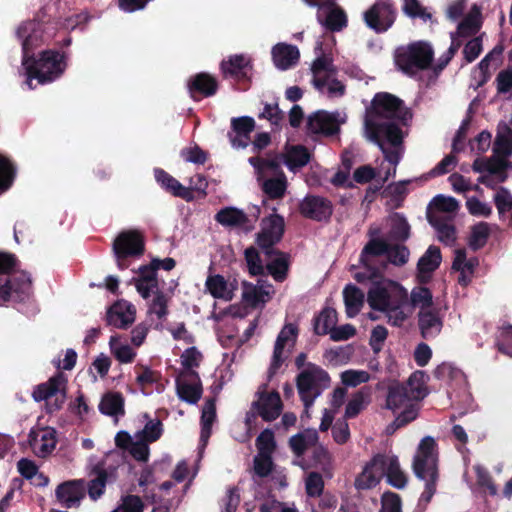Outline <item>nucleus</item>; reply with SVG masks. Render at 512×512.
I'll use <instances>...</instances> for the list:
<instances>
[{"label":"nucleus","mask_w":512,"mask_h":512,"mask_svg":"<svg viewBox=\"0 0 512 512\" xmlns=\"http://www.w3.org/2000/svg\"><path fill=\"white\" fill-rule=\"evenodd\" d=\"M444 311L435 307L428 311L418 313V325L422 336L425 339H432L438 336L443 327Z\"/></svg>","instance_id":"nucleus-26"},{"label":"nucleus","mask_w":512,"mask_h":512,"mask_svg":"<svg viewBox=\"0 0 512 512\" xmlns=\"http://www.w3.org/2000/svg\"><path fill=\"white\" fill-rule=\"evenodd\" d=\"M216 418V408L213 399H208L203 408L201 414V434L200 443L202 447H205L208 439L211 435V427Z\"/></svg>","instance_id":"nucleus-44"},{"label":"nucleus","mask_w":512,"mask_h":512,"mask_svg":"<svg viewBox=\"0 0 512 512\" xmlns=\"http://www.w3.org/2000/svg\"><path fill=\"white\" fill-rule=\"evenodd\" d=\"M271 53L275 66L280 70H287L296 65L300 56L296 46L286 43L276 44Z\"/></svg>","instance_id":"nucleus-33"},{"label":"nucleus","mask_w":512,"mask_h":512,"mask_svg":"<svg viewBox=\"0 0 512 512\" xmlns=\"http://www.w3.org/2000/svg\"><path fill=\"white\" fill-rule=\"evenodd\" d=\"M388 244L380 239H371L363 248L360 261L363 265H374V258L386 254Z\"/></svg>","instance_id":"nucleus-49"},{"label":"nucleus","mask_w":512,"mask_h":512,"mask_svg":"<svg viewBox=\"0 0 512 512\" xmlns=\"http://www.w3.org/2000/svg\"><path fill=\"white\" fill-rule=\"evenodd\" d=\"M252 70V60L249 55L234 54L226 61V77L229 76L237 82L249 81Z\"/></svg>","instance_id":"nucleus-27"},{"label":"nucleus","mask_w":512,"mask_h":512,"mask_svg":"<svg viewBox=\"0 0 512 512\" xmlns=\"http://www.w3.org/2000/svg\"><path fill=\"white\" fill-rule=\"evenodd\" d=\"M410 117L402 100L387 92L377 93L372 100L371 108L366 111L365 137L375 143L384 154L385 160L393 165L384 176L379 172L382 182L396 173V166L403 153V133L398 123H405Z\"/></svg>","instance_id":"nucleus-1"},{"label":"nucleus","mask_w":512,"mask_h":512,"mask_svg":"<svg viewBox=\"0 0 512 512\" xmlns=\"http://www.w3.org/2000/svg\"><path fill=\"white\" fill-rule=\"evenodd\" d=\"M311 154L302 145H294L286 148L283 154V163L292 172L298 171L307 165L310 161Z\"/></svg>","instance_id":"nucleus-36"},{"label":"nucleus","mask_w":512,"mask_h":512,"mask_svg":"<svg viewBox=\"0 0 512 512\" xmlns=\"http://www.w3.org/2000/svg\"><path fill=\"white\" fill-rule=\"evenodd\" d=\"M370 380V374L364 370H346L341 374V381L349 387H356Z\"/></svg>","instance_id":"nucleus-58"},{"label":"nucleus","mask_w":512,"mask_h":512,"mask_svg":"<svg viewBox=\"0 0 512 512\" xmlns=\"http://www.w3.org/2000/svg\"><path fill=\"white\" fill-rule=\"evenodd\" d=\"M188 90L193 98H195L197 94L211 96L217 90V82L211 75L199 73L188 82Z\"/></svg>","instance_id":"nucleus-37"},{"label":"nucleus","mask_w":512,"mask_h":512,"mask_svg":"<svg viewBox=\"0 0 512 512\" xmlns=\"http://www.w3.org/2000/svg\"><path fill=\"white\" fill-rule=\"evenodd\" d=\"M180 156L185 162L192 163L195 165H203L208 154L197 145H190L181 150Z\"/></svg>","instance_id":"nucleus-56"},{"label":"nucleus","mask_w":512,"mask_h":512,"mask_svg":"<svg viewBox=\"0 0 512 512\" xmlns=\"http://www.w3.org/2000/svg\"><path fill=\"white\" fill-rule=\"evenodd\" d=\"M249 163L255 168L258 178L263 179L262 189L271 198H281L287 188L283 172H279L281 161L278 157H250Z\"/></svg>","instance_id":"nucleus-8"},{"label":"nucleus","mask_w":512,"mask_h":512,"mask_svg":"<svg viewBox=\"0 0 512 512\" xmlns=\"http://www.w3.org/2000/svg\"><path fill=\"white\" fill-rule=\"evenodd\" d=\"M312 461V465L321 470L325 476H332L333 458L327 448L317 444L313 448Z\"/></svg>","instance_id":"nucleus-50"},{"label":"nucleus","mask_w":512,"mask_h":512,"mask_svg":"<svg viewBox=\"0 0 512 512\" xmlns=\"http://www.w3.org/2000/svg\"><path fill=\"white\" fill-rule=\"evenodd\" d=\"M406 392H408L416 402H420L426 395V375L423 371H416L411 374L406 383H402Z\"/></svg>","instance_id":"nucleus-46"},{"label":"nucleus","mask_w":512,"mask_h":512,"mask_svg":"<svg viewBox=\"0 0 512 512\" xmlns=\"http://www.w3.org/2000/svg\"><path fill=\"white\" fill-rule=\"evenodd\" d=\"M387 222L390 227V239L405 241L409 238L410 226L404 216L394 213L388 218Z\"/></svg>","instance_id":"nucleus-48"},{"label":"nucleus","mask_w":512,"mask_h":512,"mask_svg":"<svg viewBox=\"0 0 512 512\" xmlns=\"http://www.w3.org/2000/svg\"><path fill=\"white\" fill-rule=\"evenodd\" d=\"M273 294V287L270 284L258 281L256 285L243 283L242 298L244 302L252 307L266 303Z\"/></svg>","instance_id":"nucleus-31"},{"label":"nucleus","mask_w":512,"mask_h":512,"mask_svg":"<svg viewBox=\"0 0 512 512\" xmlns=\"http://www.w3.org/2000/svg\"><path fill=\"white\" fill-rule=\"evenodd\" d=\"M343 297L347 316L355 317L364 304V293L356 286L349 284L344 288Z\"/></svg>","instance_id":"nucleus-41"},{"label":"nucleus","mask_w":512,"mask_h":512,"mask_svg":"<svg viewBox=\"0 0 512 512\" xmlns=\"http://www.w3.org/2000/svg\"><path fill=\"white\" fill-rule=\"evenodd\" d=\"M168 298L162 292L156 291L153 300L149 305V313L157 316L158 319L164 318L167 313Z\"/></svg>","instance_id":"nucleus-62"},{"label":"nucleus","mask_w":512,"mask_h":512,"mask_svg":"<svg viewBox=\"0 0 512 512\" xmlns=\"http://www.w3.org/2000/svg\"><path fill=\"white\" fill-rule=\"evenodd\" d=\"M155 178L167 191L174 196L185 200L192 199L190 188L183 186L178 180L166 173L162 169H155Z\"/></svg>","instance_id":"nucleus-39"},{"label":"nucleus","mask_w":512,"mask_h":512,"mask_svg":"<svg viewBox=\"0 0 512 512\" xmlns=\"http://www.w3.org/2000/svg\"><path fill=\"white\" fill-rule=\"evenodd\" d=\"M111 353L122 364L132 363L136 357V351L127 343L120 340V337L113 335L109 340Z\"/></svg>","instance_id":"nucleus-45"},{"label":"nucleus","mask_w":512,"mask_h":512,"mask_svg":"<svg viewBox=\"0 0 512 512\" xmlns=\"http://www.w3.org/2000/svg\"><path fill=\"white\" fill-rule=\"evenodd\" d=\"M383 477L394 488L403 489L407 485V476L401 469L398 457L393 454H376L363 465L354 486L357 490L372 489Z\"/></svg>","instance_id":"nucleus-4"},{"label":"nucleus","mask_w":512,"mask_h":512,"mask_svg":"<svg viewBox=\"0 0 512 512\" xmlns=\"http://www.w3.org/2000/svg\"><path fill=\"white\" fill-rule=\"evenodd\" d=\"M256 396L252 406L264 420L271 421L280 415L282 402L275 390L268 391L267 384H262L258 387Z\"/></svg>","instance_id":"nucleus-18"},{"label":"nucleus","mask_w":512,"mask_h":512,"mask_svg":"<svg viewBox=\"0 0 512 512\" xmlns=\"http://www.w3.org/2000/svg\"><path fill=\"white\" fill-rule=\"evenodd\" d=\"M297 333V327L294 324H287L278 334L268 369L269 379L277 373L283 362L289 357L295 346Z\"/></svg>","instance_id":"nucleus-14"},{"label":"nucleus","mask_w":512,"mask_h":512,"mask_svg":"<svg viewBox=\"0 0 512 512\" xmlns=\"http://www.w3.org/2000/svg\"><path fill=\"white\" fill-rule=\"evenodd\" d=\"M265 269L276 281H283L288 269L287 259L284 254L272 250L270 255H265Z\"/></svg>","instance_id":"nucleus-43"},{"label":"nucleus","mask_w":512,"mask_h":512,"mask_svg":"<svg viewBox=\"0 0 512 512\" xmlns=\"http://www.w3.org/2000/svg\"><path fill=\"white\" fill-rule=\"evenodd\" d=\"M245 259L249 272L252 275H261L264 273L265 267L263 265V259L260 258L255 248H248L245 250Z\"/></svg>","instance_id":"nucleus-60"},{"label":"nucleus","mask_w":512,"mask_h":512,"mask_svg":"<svg viewBox=\"0 0 512 512\" xmlns=\"http://www.w3.org/2000/svg\"><path fill=\"white\" fill-rule=\"evenodd\" d=\"M408 299L410 300V303L408 302L409 307L416 308L419 312L428 311L436 307L433 302L432 292L423 286L414 287L410 294L408 293Z\"/></svg>","instance_id":"nucleus-42"},{"label":"nucleus","mask_w":512,"mask_h":512,"mask_svg":"<svg viewBox=\"0 0 512 512\" xmlns=\"http://www.w3.org/2000/svg\"><path fill=\"white\" fill-rule=\"evenodd\" d=\"M478 266V259L476 257L467 258L466 251L458 249L455 251V257L452 268L459 272L458 283L462 286H467L473 277L475 268Z\"/></svg>","instance_id":"nucleus-32"},{"label":"nucleus","mask_w":512,"mask_h":512,"mask_svg":"<svg viewBox=\"0 0 512 512\" xmlns=\"http://www.w3.org/2000/svg\"><path fill=\"white\" fill-rule=\"evenodd\" d=\"M345 121L344 112L319 110L308 117L307 132L311 135H333L339 132L340 125Z\"/></svg>","instance_id":"nucleus-15"},{"label":"nucleus","mask_w":512,"mask_h":512,"mask_svg":"<svg viewBox=\"0 0 512 512\" xmlns=\"http://www.w3.org/2000/svg\"><path fill=\"white\" fill-rule=\"evenodd\" d=\"M434 375L437 379L447 383H455L456 385H466V377L464 373L451 363H442L435 371Z\"/></svg>","instance_id":"nucleus-47"},{"label":"nucleus","mask_w":512,"mask_h":512,"mask_svg":"<svg viewBox=\"0 0 512 512\" xmlns=\"http://www.w3.org/2000/svg\"><path fill=\"white\" fill-rule=\"evenodd\" d=\"M113 251L118 260V266L124 268L122 262L127 256L140 255L143 252V240L137 231H124L113 243Z\"/></svg>","instance_id":"nucleus-20"},{"label":"nucleus","mask_w":512,"mask_h":512,"mask_svg":"<svg viewBox=\"0 0 512 512\" xmlns=\"http://www.w3.org/2000/svg\"><path fill=\"white\" fill-rule=\"evenodd\" d=\"M330 383L328 374L320 367L308 364L297 377V388L306 411Z\"/></svg>","instance_id":"nucleus-12"},{"label":"nucleus","mask_w":512,"mask_h":512,"mask_svg":"<svg viewBox=\"0 0 512 512\" xmlns=\"http://www.w3.org/2000/svg\"><path fill=\"white\" fill-rule=\"evenodd\" d=\"M134 321L135 309L126 301L116 302L107 312V322L115 328L125 329Z\"/></svg>","instance_id":"nucleus-30"},{"label":"nucleus","mask_w":512,"mask_h":512,"mask_svg":"<svg viewBox=\"0 0 512 512\" xmlns=\"http://www.w3.org/2000/svg\"><path fill=\"white\" fill-rule=\"evenodd\" d=\"M437 231L438 240L445 245H452L456 240V232L448 220H439L437 224H431Z\"/></svg>","instance_id":"nucleus-55"},{"label":"nucleus","mask_w":512,"mask_h":512,"mask_svg":"<svg viewBox=\"0 0 512 512\" xmlns=\"http://www.w3.org/2000/svg\"><path fill=\"white\" fill-rule=\"evenodd\" d=\"M162 432L163 426L161 421L158 419H153L148 421L144 428L135 434L151 443L157 441L161 437Z\"/></svg>","instance_id":"nucleus-54"},{"label":"nucleus","mask_w":512,"mask_h":512,"mask_svg":"<svg viewBox=\"0 0 512 512\" xmlns=\"http://www.w3.org/2000/svg\"><path fill=\"white\" fill-rule=\"evenodd\" d=\"M284 232V220L279 215H271L263 219L261 231L257 237V243L262 249L264 255H270L273 246L277 243Z\"/></svg>","instance_id":"nucleus-19"},{"label":"nucleus","mask_w":512,"mask_h":512,"mask_svg":"<svg viewBox=\"0 0 512 512\" xmlns=\"http://www.w3.org/2000/svg\"><path fill=\"white\" fill-rule=\"evenodd\" d=\"M489 227L487 223H479L472 228L469 245L472 249L477 250L483 247L488 239Z\"/></svg>","instance_id":"nucleus-57"},{"label":"nucleus","mask_w":512,"mask_h":512,"mask_svg":"<svg viewBox=\"0 0 512 512\" xmlns=\"http://www.w3.org/2000/svg\"><path fill=\"white\" fill-rule=\"evenodd\" d=\"M15 264V259L12 255L0 253V297L7 301L12 291H18V288L14 287L12 281L5 275L10 272ZM30 285V280L26 278L23 280L19 290L24 291Z\"/></svg>","instance_id":"nucleus-28"},{"label":"nucleus","mask_w":512,"mask_h":512,"mask_svg":"<svg viewBox=\"0 0 512 512\" xmlns=\"http://www.w3.org/2000/svg\"><path fill=\"white\" fill-rule=\"evenodd\" d=\"M86 493L84 480H70L61 483L55 490L57 501L65 508L77 507Z\"/></svg>","instance_id":"nucleus-21"},{"label":"nucleus","mask_w":512,"mask_h":512,"mask_svg":"<svg viewBox=\"0 0 512 512\" xmlns=\"http://www.w3.org/2000/svg\"><path fill=\"white\" fill-rule=\"evenodd\" d=\"M201 361L202 354L196 347L186 349L181 355V364L185 369L184 371H194L193 369L198 367Z\"/></svg>","instance_id":"nucleus-63"},{"label":"nucleus","mask_w":512,"mask_h":512,"mask_svg":"<svg viewBox=\"0 0 512 512\" xmlns=\"http://www.w3.org/2000/svg\"><path fill=\"white\" fill-rule=\"evenodd\" d=\"M92 476L86 489H88L89 497L92 500H97L104 493L108 480L115 477V469L106 467L105 462H100L93 467Z\"/></svg>","instance_id":"nucleus-29"},{"label":"nucleus","mask_w":512,"mask_h":512,"mask_svg":"<svg viewBox=\"0 0 512 512\" xmlns=\"http://www.w3.org/2000/svg\"><path fill=\"white\" fill-rule=\"evenodd\" d=\"M177 394L180 399L196 404L202 395V387L195 371H183L176 381Z\"/></svg>","instance_id":"nucleus-22"},{"label":"nucleus","mask_w":512,"mask_h":512,"mask_svg":"<svg viewBox=\"0 0 512 512\" xmlns=\"http://www.w3.org/2000/svg\"><path fill=\"white\" fill-rule=\"evenodd\" d=\"M387 257L388 260L397 266H402L408 262L409 259V250L407 247L403 245H395L390 246L388 245V251H387Z\"/></svg>","instance_id":"nucleus-64"},{"label":"nucleus","mask_w":512,"mask_h":512,"mask_svg":"<svg viewBox=\"0 0 512 512\" xmlns=\"http://www.w3.org/2000/svg\"><path fill=\"white\" fill-rule=\"evenodd\" d=\"M433 59V49L426 42H416L399 48L395 63L405 74L412 76L429 67Z\"/></svg>","instance_id":"nucleus-11"},{"label":"nucleus","mask_w":512,"mask_h":512,"mask_svg":"<svg viewBox=\"0 0 512 512\" xmlns=\"http://www.w3.org/2000/svg\"><path fill=\"white\" fill-rule=\"evenodd\" d=\"M99 410L102 414L111 416L118 420L125 413L124 398L118 392H108L101 398Z\"/></svg>","instance_id":"nucleus-38"},{"label":"nucleus","mask_w":512,"mask_h":512,"mask_svg":"<svg viewBox=\"0 0 512 512\" xmlns=\"http://www.w3.org/2000/svg\"><path fill=\"white\" fill-rule=\"evenodd\" d=\"M67 382V377L59 372L47 382L38 385L34 389L32 397L36 402L55 397V409H59L66 400Z\"/></svg>","instance_id":"nucleus-17"},{"label":"nucleus","mask_w":512,"mask_h":512,"mask_svg":"<svg viewBox=\"0 0 512 512\" xmlns=\"http://www.w3.org/2000/svg\"><path fill=\"white\" fill-rule=\"evenodd\" d=\"M149 443L135 434L134 440L129 447L130 454L138 461H147L149 457Z\"/></svg>","instance_id":"nucleus-61"},{"label":"nucleus","mask_w":512,"mask_h":512,"mask_svg":"<svg viewBox=\"0 0 512 512\" xmlns=\"http://www.w3.org/2000/svg\"><path fill=\"white\" fill-rule=\"evenodd\" d=\"M447 17L452 21H457L461 17L463 19L459 22L457 30L451 33V45L440 57L439 69H443L453 58L461 46L460 38L476 35L482 26L481 8L477 4H472L467 9V0L453 1L447 8Z\"/></svg>","instance_id":"nucleus-5"},{"label":"nucleus","mask_w":512,"mask_h":512,"mask_svg":"<svg viewBox=\"0 0 512 512\" xmlns=\"http://www.w3.org/2000/svg\"><path fill=\"white\" fill-rule=\"evenodd\" d=\"M494 156L489 159H478L474 162V169L479 172L502 175L510 166L507 157L512 155V131L504 126L499 129L494 146Z\"/></svg>","instance_id":"nucleus-10"},{"label":"nucleus","mask_w":512,"mask_h":512,"mask_svg":"<svg viewBox=\"0 0 512 512\" xmlns=\"http://www.w3.org/2000/svg\"><path fill=\"white\" fill-rule=\"evenodd\" d=\"M56 432L50 427L33 429L29 433V445L38 457H46L56 447Z\"/></svg>","instance_id":"nucleus-25"},{"label":"nucleus","mask_w":512,"mask_h":512,"mask_svg":"<svg viewBox=\"0 0 512 512\" xmlns=\"http://www.w3.org/2000/svg\"><path fill=\"white\" fill-rule=\"evenodd\" d=\"M256 446L258 449V454L272 455L276 447L273 432L269 429L261 432V434L257 437Z\"/></svg>","instance_id":"nucleus-59"},{"label":"nucleus","mask_w":512,"mask_h":512,"mask_svg":"<svg viewBox=\"0 0 512 512\" xmlns=\"http://www.w3.org/2000/svg\"><path fill=\"white\" fill-rule=\"evenodd\" d=\"M337 323V312L333 308H325L316 318L314 323L315 332L318 335L330 334Z\"/></svg>","instance_id":"nucleus-51"},{"label":"nucleus","mask_w":512,"mask_h":512,"mask_svg":"<svg viewBox=\"0 0 512 512\" xmlns=\"http://www.w3.org/2000/svg\"><path fill=\"white\" fill-rule=\"evenodd\" d=\"M309 6L317 7L318 22L330 31H340L347 26L344 10L332 0H304Z\"/></svg>","instance_id":"nucleus-13"},{"label":"nucleus","mask_w":512,"mask_h":512,"mask_svg":"<svg viewBox=\"0 0 512 512\" xmlns=\"http://www.w3.org/2000/svg\"><path fill=\"white\" fill-rule=\"evenodd\" d=\"M17 36L22 41L23 66L27 73V85L33 89V80L40 84L52 82L60 77L66 67L61 55L57 51L47 50L41 53L38 60H32L30 53L42 43V28L40 23L28 21L17 29Z\"/></svg>","instance_id":"nucleus-2"},{"label":"nucleus","mask_w":512,"mask_h":512,"mask_svg":"<svg viewBox=\"0 0 512 512\" xmlns=\"http://www.w3.org/2000/svg\"><path fill=\"white\" fill-rule=\"evenodd\" d=\"M440 249L436 246H430L425 254L418 261V278L420 282L429 280L430 275L441 263Z\"/></svg>","instance_id":"nucleus-34"},{"label":"nucleus","mask_w":512,"mask_h":512,"mask_svg":"<svg viewBox=\"0 0 512 512\" xmlns=\"http://www.w3.org/2000/svg\"><path fill=\"white\" fill-rule=\"evenodd\" d=\"M367 302L373 310L385 313L388 322L402 325L411 315L408 291L399 283L381 278L374 281L367 292Z\"/></svg>","instance_id":"nucleus-3"},{"label":"nucleus","mask_w":512,"mask_h":512,"mask_svg":"<svg viewBox=\"0 0 512 512\" xmlns=\"http://www.w3.org/2000/svg\"><path fill=\"white\" fill-rule=\"evenodd\" d=\"M459 208L458 201L450 196L437 195L428 206L427 218L430 224L439 220H450Z\"/></svg>","instance_id":"nucleus-23"},{"label":"nucleus","mask_w":512,"mask_h":512,"mask_svg":"<svg viewBox=\"0 0 512 512\" xmlns=\"http://www.w3.org/2000/svg\"><path fill=\"white\" fill-rule=\"evenodd\" d=\"M312 83L323 95L329 98H339L345 93V85L337 78V69L332 59L319 55L311 65Z\"/></svg>","instance_id":"nucleus-9"},{"label":"nucleus","mask_w":512,"mask_h":512,"mask_svg":"<svg viewBox=\"0 0 512 512\" xmlns=\"http://www.w3.org/2000/svg\"><path fill=\"white\" fill-rule=\"evenodd\" d=\"M369 393L363 391L357 392L348 402L345 409V417L353 418L357 416L368 404Z\"/></svg>","instance_id":"nucleus-53"},{"label":"nucleus","mask_w":512,"mask_h":512,"mask_svg":"<svg viewBox=\"0 0 512 512\" xmlns=\"http://www.w3.org/2000/svg\"><path fill=\"white\" fill-rule=\"evenodd\" d=\"M384 407L390 410L396 417L386 427L387 434H393L397 429L414 421L418 417L419 403L406 392L403 384L391 383L388 386Z\"/></svg>","instance_id":"nucleus-7"},{"label":"nucleus","mask_w":512,"mask_h":512,"mask_svg":"<svg viewBox=\"0 0 512 512\" xmlns=\"http://www.w3.org/2000/svg\"><path fill=\"white\" fill-rule=\"evenodd\" d=\"M255 219L248 217L242 210L226 207V228L238 233H248L253 230Z\"/></svg>","instance_id":"nucleus-35"},{"label":"nucleus","mask_w":512,"mask_h":512,"mask_svg":"<svg viewBox=\"0 0 512 512\" xmlns=\"http://www.w3.org/2000/svg\"><path fill=\"white\" fill-rule=\"evenodd\" d=\"M300 212L307 218L322 221L330 218L333 207L332 203L324 197L308 195L300 203Z\"/></svg>","instance_id":"nucleus-24"},{"label":"nucleus","mask_w":512,"mask_h":512,"mask_svg":"<svg viewBox=\"0 0 512 512\" xmlns=\"http://www.w3.org/2000/svg\"><path fill=\"white\" fill-rule=\"evenodd\" d=\"M318 432L315 429H306L290 438L289 444L292 451L300 456L308 449H313L318 444Z\"/></svg>","instance_id":"nucleus-40"},{"label":"nucleus","mask_w":512,"mask_h":512,"mask_svg":"<svg viewBox=\"0 0 512 512\" xmlns=\"http://www.w3.org/2000/svg\"><path fill=\"white\" fill-rule=\"evenodd\" d=\"M438 455L436 442L432 437L423 438L413 458L412 469L415 476L425 482V488L419 497L417 510L423 512L436 492L438 481Z\"/></svg>","instance_id":"nucleus-6"},{"label":"nucleus","mask_w":512,"mask_h":512,"mask_svg":"<svg viewBox=\"0 0 512 512\" xmlns=\"http://www.w3.org/2000/svg\"><path fill=\"white\" fill-rule=\"evenodd\" d=\"M305 491L309 497H319L324 490L323 476L315 471L308 472L304 478Z\"/></svg>","instance_id":"nucleus-52"},{"label":"nucleus","mask_w":512,"mask_h":512,"mask_svg":"<svg viewBox=\"0 0 512 512\" xmlns=\"http://www.w3.org/2000/svg\"><path fill=\"white\" fill-rule=\"evenodd\" d=\"M366 25L376 33L386 32L394 23L396 11L390 0H377L363 14Z\"/></svg>","instance_id":"nucleus-16"}]
</instances>
